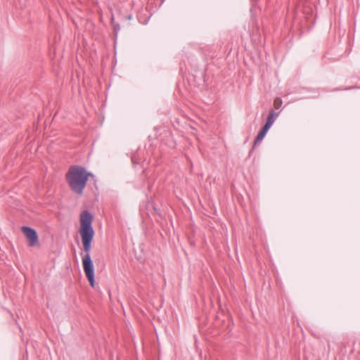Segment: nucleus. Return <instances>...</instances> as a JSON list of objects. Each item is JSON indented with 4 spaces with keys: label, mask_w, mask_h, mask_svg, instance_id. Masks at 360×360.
Wrapping results in <instances>:
<instances>
[{
    "label": "nucleus",
    "mask_w": 360,
    "mask_h": 360,
    "mask_svg": "<svg viewBox=\"0 0 360 360\" xmlns=\"http://www.w3.org/2000/svg\"><path fill=\"white\" fill-rule=\"evenodd\" d=\"M281 104H282V101L281 98H277L274 101V105L275 108H278Z\"/></svg>",
    "instance_id": "6e6552de"
},
{
    "label": "nucleus",
    "mask_w": 360,
    "mask_h": 360,
    "mask_svg": "<svg viewBox=\"0 0 360 360\" xmlns=\"http://www.w3.org/2000/svg\"><path fill=\"white\" fill-rule=\"evenodd\" d=\"M89 177L94 179L95 176L85 167L79 165L70 167L65 174V179L70 189L79 195L83 193Z\"/></svg>",
    "instance_id": "f03ea898"
},
{
    "label": "nucleus",
    "mask_w": 360,
    "mask_h": 360,
    "mask_svg": "<svg viewBox=\"0 0 360 360\" xmlns=\"http://www.w3.org/2000/svg\"><path fill=\"white\" fill-rule=\"evenodd\" d=\"M131 161L133 164H138L139 162L136 160L135 157H132Z\"/></svg>",
    "instance_id": "1a4fd4ad"
},
{
    "label": "nucleus",
    "mask_w": 360,
    "mask_h": 360,
    "mask_svg": "<svg viewBox=\"0 0 360 360\" xmlns=\"http://www.w3.org/2000/svg\"><path fill=\"white\" fill-rule=\"evenodd\" d=\"M271 126L272 125L269 124V123L265 122V124L260 130L267 134L268 131L269 130Z\"/></svg>",
    "instance_id": "0eeeda50"
},
{
    "label": "nucleus",
    "mask_w": 360,
    "mask_h": 360,
    "mask_svg": "<svg viewBox=\"0 0 360 360\" xmlns=\"http://www.w3.org/2000/svg\"><path fill=\"white\" fill-rule=\"evenodd\" d=\"M22 232L25 236L30 247H35L39 245L38 234L35 229L30 226H22Z\"/></svg>",
    "instance_id": "7ed1b4c3"
},
{
    "label": "nucleus",
    "mask_w": 360,
    "mask_h": 360,
    "mask_svg": "<svg viewBox=\"0 0 360 360\" xmlns=\"http://www.w3.org/2000/svg\"><path fill=\"white\" fill-rule=\"evenodd\" d=\"M93 215L88 210H84L80 215L79 233L82 238V243L85 252L82 257V265L84 271L91 287H94L95 274L93 261L91 258L90 252L91 243L94 237V230L92 226Z\"/></svg>",
    "instance_id": "f257e3e1"
},
{
    "label": "nucleus",
    "mask_w": 360,
    "mask_h": 360,
    "mask_svg": "<svg viewBox=\"0 0 360 360\" xmlns=\"http://www.w3.org/2000/svg\"><path fill=\"white\" fill-rule=\"evenodd\" d=\"M271 126L272 125L269 124V123L265 122V124L260 130L267 134L268 131L269 130Z\"/></svg>",
    "instance_id": "423d86ee"
},
{
    "label": "nucleus",
    "mask_w": 360,
    "mask_h": 360,
    "mask_svg": "<svg viewBox=\"0 0 360 360\" xmlns=\"http://www.w3.org/2000/svg\"><path fill=\"white\" fill-rule=\"evenodd\" d=\"M266 134L265 132H263L260 130L254 141L253 147H255L257 145L259 144L265 137Z\"/></svg>",
    "instance_id": "39448f33"
},
{
    "label": "nucleus",
    "mask_w": 360,
    "mask_h": 360,
    "mask_svg": "<svg viewBox=\"0 0 360 360\" xmlns=\"http://www.w3.org/2000/svg\"><path fill=\"white\" fill-rule=\"evenodd\" d=\"M278 113L275 112V111L273 109H271L269 111V114L267 117L266 122L269 123L271 125H273L274 122H275L276 117H278Z\"/></svg>",
    "instance_id": "20e7f679"
}]
</instances>
